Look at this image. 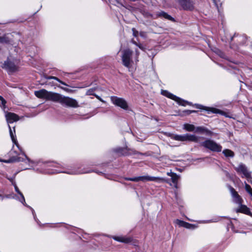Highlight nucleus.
<instances>
[{"instance_id": "obj_1", "label": "nucleus", "mask_w": 252, "mask_h": 252, "mask_svg": "<svg viewBox=\"0 0 252 252\" xmlns=\"http://www.w3.org/2000/svg\"><path fill=\"white\" fill-rule=\"evenodd\" d=\"M55 102H59L63 106L69 107L77 108L79 106L78 102L76 99L59 94H57Z\"/></svg>"}, {"instance_id": "obj_2", "label": "nucleus", "mask_w": 252, "mask_h": 252, "mask_svg": "<svg viewBox=\"0 0 252 252\" xmlns=\"http://www.w3.org/2000/svg\"><path fill=\"white\" fill-rule=\"evenodd\" d=\"M126 180L133 182H138L140 181H154L158 183L166 182L169 183V179L162 177H154L150 176H141L132 178H126Z\"/></svg>"}, {"instance_id": "obj_3", "label": "nucleus", "mask_w": 252, "mask_h": 252, "mask_svg": "<svg viewBox=\"0 0 252 252\" xmlns=\"http://www.w3.org/2000/svg\"><path fill=\"white\" fill-rule=\"evenodd\" d=\"M34 95L38 98L44 99L46 100H51L55 102L58 93L48 91L45 89H41L35 91Z\"/></svg>"}, {"instance_id": "obj_4", "label": "nucleus", "mask_w": 252, "mask_h": 252, "mask_svg": "<svg viewBox=\"0 0 252 252\" xmlns=\"http://www.w3.org/2000/svg\"><path fill=\"white\" fill-rule=\"evenodd\" d=\"M0 162L7 163L21 162L22 165L25 164L23 167L24 169H29L30 167H32V165L34 163L31 158H8V159L0 158Z\"/></svg>"}, {"instance_id": "obj_5", "label": "nucleus", "mask_w": 252, "mask_h": 252, "mask_svg": "<svg viewBox=\"0 0 252 252\" xmlns=\"http://www.w3.org/2000/svg\"><path fill=\"white\" fill-rule=\"evenodd\" d=\"M171 138L181 142L191 141L197 143L199 141V137L195 135L189 133L184 135H172L171 136Z\"/></svg>"}, {"instance_id": "obj_6", "label": "nucleus", "mask_w": 252, "mask_h": 252, "mask_svg": "<svg viewBox=\"0 0 252 252\" xmlns=\"http://www.w3.org/2000/svg\"><path fill=\"white\" fill-rule=\"evenodd\" d=\"M201 146L213 152H219L221 151V146L213 140H206L200 144Z\"/></svg>"}, {"instance_id": "obj_7", "label": "nucleus", "mask_w": 252, "mask_h": 252, "mask_svg": "<svg viewBox=\"0 0 252 252\" xmlns=\"http://www.w3.org/2000/svg\"><path fill=\"white\" fill-rule=\"evenodd\" d=\"M162 94L166 97L173 99L176 101L179 105L185 106L187 105H191V103L187 101H186L184 99H181V98L177 97V96L171 94L167 91H162L161 92Z\"/></svg>"}, {"instance_id": "obj_8", "label": "nucleus", "mask_w": 252, "mask_h": 252, "mask_svg": "<svg viewBox=\"0 0 252 252\" xmlns=\"http://www.w3.org/2000/svg\"><path fill=\"white\" fill-rule=\"evenodd\" d=\"M132 54V52L129 49L125 50L123 51L122 62L123 64L127 67H129L131 65Z\"/></svg>"}, {"instance_id": "obj_9", "label": "nucleus", "mask_w": 252, "mask_h": 252, "mask_svg": "<svg viewBox=\"0 0 252 252\" xmlns=\"http://www.w3.org/2000/svg\"><path fill=\"white\" fill-rule=\"evenodd\" d=\"M235 170L238 173H242L243 176L242 177H245L247 179L252 178V172L249 171L247 167L243 163H240L237 167H235Z\"/></svg>"}, {"instance_id": "obj_10", "label": "nucleus", "mask_w": 252, "mask_h": 252, "mask_svg": "<svg viewBox=\"0 0 252 252\" xmlns=\"http://www.w3.org/2000/svg\"><path fill=\"white\" fill-rule=\"evenodd\" d=\"M227 187L230 191L233 198V201L236 204H241L242 199L236 190L230 185H227Z\"/></svg>"}, {"instance_id": "obj_11", "label": "nucleus", "mask_w": 252, "mask_h": 252, "mask_svg": "<svg viewBox=\"0 0 252 252\" xmlns=\"http://www.w3.org/2000/svg\"><path fill=\"white\" fill-rule=\"evenodd\" d=\"M111 100L115 105L119 106L123 109H127L128 108L127 102L123 98L112 97L111 98Z\"/></svg>"}, {"instance_id": "obj_12", "label": "nucleus", "mask_w": 252, "mask_h": 252, "mask_svg": "<svg viewBox=\"0 0 252 252\" xmlns=\"http://www.w3.org/2000/svg\"><path fill=\"white\" fill-rule=\"evenodd\" d=\"M176 223L180 227H184L186 228L189 229H194L197 227V226L196 224H191L189 222H186L184 220H180L179 219H177Z\"/></svg>"}, {"instance_id": "obj_13", "label": "nucleus", "mask_w": 252, "mask_h": 252, "mask_svg": "<svg viewBox=\"0 0 252 252\" xmlns=\"http://www.w3.org/2000/svg\"><path fill=\"white\" fill-rule=\"evenodd\" d=\"M201 158H186L183 160H177L176 161H181L183 162L182 166L185 167L191 164L196 165L199 162V159Z\"/></svg>"}, {"instance_id": "obj_14", "label": "nucleus", "mask_w": 252, "mask_h": 252, "mask_svg": "<svg viewBox=\"0 0 252 252\" xmlns=\"http://www.w3.org/2000/svg\"><path fill=\"white\" fill-rule=\"evenodd\" d=\"M5 118L8 123H12L19 120V117L17 115L11 112H6Z\"/></svg>"}, {"instance_id": "obj_15", "label": "nucleus", "mask_w": 252, "mask_h": 252, "mask_svg": "<svg viewBox=\"0 0 252 252\" xmlns=\"http://www.w3.org/2000/svg\"><path fill=\"white\" fill-rule=\"evenodd\" d=\"M112 238L116 241L124 243L125 244L129 243L131 242L132 241V238L131 237L113 236H112Z\"/></svg>"}, {"instance_id": "obj_16", "label": "nucleus", "mask_w": 252, "mask_h": 252, "mask_svg": "<svg viewBox=\"0 0 252 252\" xmlns=\"http://www.w3.org/2000/svg\"><path fill=\"white\" fill-rule=\"evenodd\" d=\"M184 9L190 10L192 8V2L189 0H178Z\"/></svg>"}, {"instance_id": "obj_17", "label": "nucleus", "mask_w": 252, "mask_h": 252, "mask_svg": "<svg viewBox=\"0 0 252 252\" xmlns=\"http://www.w3.org/2000/svg\"><path fill=\"white\" fill-rule=\"evenodd\" d=\"M3 67L10 71H14L17 69L16 65L13 63L9 61L5 62L3 64Z\"/></svg>"}, {"instance_id": "obj_18", "label": "nucleus", "mask_w": 252, "mask_h": 252, "mask_svg": "<svg viewBox=\"0 0 252 252\" xmlns=\"http://www.w3.org/2000/svg\"><path fill=\"white\" fill-rule=\"evenodd\" d=\"M240 205V208L237 210V212H240L246 215H249V214H251V211L249 208H248L246 205H243L241 204H238Z\"/></svg>"}, {"instance_id": "obj_19", "label": "nucleus", "mask_w": 252, "mask_h": 252, "mask_svg": "<svg viewBox=\"0 0 252 252\" xmlns=\"http://www.w3.org/2000/svg\"><path fill=\"white\" fill-rule=\"evenodd\" d=\"M195 106L197 108L204 109L214 113H218L220 112L219 110L214 108L204 107L203 106L199 104H196Z\"/></svg>"}, {"instance_id": "obj_20", "label": "nucleus", "mask_w": 252, "mask_h": 252, "mask_svg": "<svg viewBox=\"0 0 252 252\" xmlns=\"http://www.w3.org/2000/svg\"><path fill=\"white\" fill-rule=\"evenodd\" d=\"M195 132L200 133H206L208 134H211L212 132L206 129L205 127L202 126H198L195 127Z\"/></svg>"}, {"instance_id": "obj_21", "label": "nucleus", "mask_w": 252, "mask_h": 252, "mask_svg": "<svg viewBox=\"0 0 252 252\" xmlns=\"http://www.w3.org/2000/svg\"><path fill=\"white\" fill-rule=\"evenodd\" d=\"M15 191L19 194L21 198L19 199V201L21 202L24 205H27V203H26L25 199L23 194L20 191L19 188L17 186L15 187L14 188Z\"/></svg>"}, {"instance_id": "obj_22", "label": "nucleus", "mask_w": 252, "mask_h": 252, "mask_svg": "<svg viewBox=\"0 0 252 252\" xmlns=\"http://www.w3.org/2000/svg\"><path fill=\"white\" fill-rule=\"evenodd\" d=\"M195 126L191 124H185L183 125V128L187 131H194Z\"/></svg>"}, {"instance_id": "obj_23", "label": "nucleus", "mask_w": 252, "mask_h": 252, "mask_svg": "<svg viewBox=\"0 0 252 252\" xmlns=\"http://www.w3.org/2000/svg\"><path fill=\"white\" fill-rule=\"evenodd\" d=\"M157 16L158 17H163L171 21H174V19L171 16L163 11H160L158 13Z\"/></svg>"}, {"instance_id": "obj_24", "label": "nucleus", "mask_w": 252, "mask_h": 252, "mask_svg": "<svg viewBox=\"0 0 252 252\" xmlns=\"http://www.w3.org/2000/svg\"><path fill=\"white\" fill-rule=\"evenodd\" d=\"M8 127H9V133H10V137L11 138V139H12L13 142L15 144L17 145V140H16V138L15 137V127H13L14 132H13L12 129H11V127H10V126L9 125L8 126Z\"/></svg>"}, {"instance_id": "obj_25", "label": "nucleus", "mask_w": 252, "mask_h": 252, "mask_svg": "<svg viewBox=\"0 0 252 252\" xmlns=\"http://www.w3.org/2000/svg\"><path fill=\"white\" fill-rule=\"evenodd\" d=\"M94 89H89L88 90L87 92H86V94L87 95H94L98 100H99L100 101H102V102H104V101L97 95L94 94Z\"/></svg>"}, {"instance_id": "obj_26", "label": "nucleus", "mask_w": 252, "mask_h": 252, "mask_svg": "<svg viewBox=\"0 0 252 252\" xmlns=\"http://www.w3.org/2000/svg\"><path fill=\"white\" fill-rule=\"evenodd\" d=\"M223 153L225 157H232L234 156V154L233 152L229 149H225L223 150Z\"/></svg>"}, {"instance_id": "obj_27", "label": "nucleus", "mask_w": 252, "mask_h": 252, "mask_svg": "<svg viewBox=\"0 0 252 252\" xmlns=\"http://www.w3.org/2000/svg\"><path fill=\"white\" fill-rule=\"evenodd\" d=\"M220 220V217H217L211 220H204L201 221L202 223H212V222H218Z\"/></svg>"}, {"instance_id": "obj_28", "label": "nucleus", "mask_w": 252, "mask_h": 252, "mask_svg": "<svg viewBox=\"0 0 252 252\" xmlns=\"http://www.w3.org/2000/svg\"><path fill=\"white\" fill-rule=\"evenodd\" d=\"M179 176L176 173L175 174H173V176H171V180L172 181V182L173 184H176L178 183V180L179 179Z\"/></svg>"}, {"instance_id": "obj_29", "label": "nucleus", "mask_w": 252, "mask_h": 252, "mask_svg": "<svg viewBox=\"0 0 252 252\" xmlns=\"http://www.w3.org/2000/svg\"><path fill=\"white\" fill-rule=\"evenodd\" d=\"M24 206H26L27 207L29 208L31 210L34 220L38 223L39 220L36 218V214L35 213V211H34V209L32 207H31V206L28 205L27 204V205H24Z\"/></svg>"}, {"instance_id": "obj_30", "label": "nucleus", "mask_w": 252, "mask_h": 252, "mask_svg": "<svg viewBox=\"0 0 252 252\" xmlns=\"http://www.w3.org/2000/svg\"><path fill=\"white\" fill-rule=\"evenodd\" d=\"M47 79H48V80H49V79H54V80L58 81L59 82H60V83H61L63 85H64L65 86H67V85L66 83H65L64 82L62 81L61 80H60L59 79H58L56 77H55V76H49V77H47Z\"/></svg>"}, {"instance_id": "obj_31", "label": "nucleus", "mask_w": 252, "mask_h": 252, "mask_svg": "<svg viewBox=\"0 0 252 252\" xmlns=\"http://www.w3.org/2000/svg\"><path fill=\"white\" fill-rule=\"evenodd\" d=\"M6 103L5 100L4 98L0 96V105L2 107L3 106L4 108L5 107V105Z\"/></svg>"}, {"instance_id": "obj_32", "label": "nucleus", "mask_w": 252, "mask_h": 252, "mask_svg": "<svg viewBox=\"0 0 252 252\" xmlns=\"http://www.w3.org/2000/svg\"><path fill=\"white\" fill-rule=\"evenodd\" d=\"M245 189L248 193L250 192V191L252 190V189L251 187L249 185H248L246 183L245 184Z\"/></svg>"}, {"instance_id": "obj_33", "label": "nucleus", "mask_w": 252, "mask_h": 252, "mask_svg": "<svg viewBox=\"0 0 252 252\" xmlns=\"http://www.w3.org/2000/svg\"><path fill=\"white\" fill-rule=\"evenodd\" d=\"M94 172L96 173L97 174H99V175H100V174H103V173H102V172H101V171H94V170H93V171H90V170H89V171H88L85 172V173H90V172Z\"/></svg>"}, {"instance_id": "obj_34", "label": "nucleus", "mask_w": 252, "mask_h": 252, "mask_svg": "<svg viewBox=\"0 0 252 252\" xmlns=\"http://www.w3.org/2000/svg\"><path fill=\"white\" fill-rule=\"evenodd\" d=\"M59 87H60L64 91H65V92H72V91L69 89H67L66 88H63V87H60V86H59Z\"/></svg>"}, {"instance_id": "obj_35", "label": "nucleus", "mask_w": 252, "mask_h": 252, "mask_svg": "<svg viewBox=\"0 0 252 252\" xmlns=\"http://www.w3.org/2000/svg\"><path fill=\"white\" fill-rule=\"evenodd\" d=\"M7 40L5 37H0V42H6Z\"/></svg>"}, {"instance_id": "obj_36", "label": "nucleus", "mask_w": 252, "mask_h": 252, "mask_svg": "<svg viewBox=\"0 0 252 252\" xmlns=\"http://www.w3.org/2000/svg\"><path fill=\"white\" fill-rule=\"evenodd\" d=\"M122 148H118L114 149V151L116 153H119L121 152L122 151Z\"/></svg>"}, {"instance_id": "obj_37", "label": "nucleus", "mask_w": 252, "mask_h": 252, "mask_svg": "<svg viewBox=\"0 0 252 252\" xmlns=\"http://www.w3.org/2000/svg\"><path fill=\"white\" fill-rule=\"evenodd\" d=\"M176 174V173L172 172H171V171H170V172H168L167 173V175L168 176H170V177H171V176H173V174Z\"/></svg>"}, {"instance_id": "obj_38", "label": "nucleus", "mask_w": 252, "mask_h": 252, "mask_svg": "<svg viewBox=\"0 0 252 252\" xmlns=\"http://www.w3.org/2000/svg\"><path fill=\"white\" fill-rule=\"evenodd\" d=\"M187 114H191V113H195L196 112V111H195V110H187Z\"/></svg>"}, {"instance_id": "obj_39", "label": "nucleus", "mask_w": 252, "mask_h": 252, "mask_svg": "<svg viewBox=\"0 0 252 252\" xmlns=\"http://www.w3.org/2000/svg\"><path fill=\"white\" fill-rule=\"evenodd\" d=\"M14 178H15V177H11V178H7V179L8 180H9L11 182H12L14 181Z\"/></svg>"}, {"instance_id": "obj_40", "label": "nucleus", "mask_w": 252, "mask_h": 252, "mask_svg": "<svg viewBox=\"0 0 252 252\" xmlns=\"http://www.w3.org/2000/svg\"><path fill=\"white\" fill-rule=\"evenodd\" d=\"M11 184L14 186V188H15V187L17 186L16 182L15 181L11 182Z\"/></svg>"}, {"instance_id": "obj_41", "label": "nucleus", "mask_w": 252, "mask_h": 252, "mask_svg": "<svg viewBox=\"0 0 252 252\" xmlns=\"http://www.w3.org/2000/svg\"><path fill=\"white\" fill-rule=\"evenodd\" d=\"M135 156H142V154H140V153H136L135 154Z\"/></svg>"}, {"instance_id": "obj_42", "label": "nucleus", "mask_w": 252, "mask_h": 252, "mask_svg": "<svg viewBox=\"0 0 252 252\" xmlns=\"http://www.w3.org/2000/svg\"><path fill=\"white\" fill-rule=\"evenodd\" d=\"M174 184L175 188H178V183Z\"/></svg>"}, {"instance_id": "obj_43", "label": "nucleus", "mask_w": 252, "mask_h": 252, "mask_svg": "<svg viewBox=\"0 0 252 252\" xmlns=\"http://www.w3.org/2000/svg\"><path fill=\"white\" fill-rule=\"evenodd\" d=\"M249 193L251 195V196H252V190L250 191V192H249Z\"/></svg>"}, {"instance_id": "obj_44", "label": "nucleus", "mask_w": 252, "mask_h": 252, "mask_svg": "<svg viewBox=\"0 0 252 252\" xmlns=\"http://www.w3.org/2000/svg\"><path fill=\"white\" fill-rule=\"evenodd\" d=\"M0 197H1V200H3V197L1 196V195L0 194Z\"/></svg>"}, {"instance_id": "obj_45", "label": "nucleus", "mask_w": 252, "mask_h": 252, "mask_svg": "<svg viewBox=\"0 0 252 252\" xmlns=\"http://www.w3.org/2000/svg\"><path fill=\"white\" fill-rule=\"evenodd\" d=\"M249 215L252 217V213L251 212V214H249Z\"/></svg>"}, {"instance_id": "obj_46", "label": "nucleus", "mask_w": 252, "mask_h": 252, "mask_svg": "<svg viewBox=\"0 0 252 252\" xmlns=\"http://www.w3.org/2000/svg\"><path fill=\"white\" fill-rule=\"evenodd\" d=\"M6 198H8V197H9L8 195H6Z\"/></svg>"}, {"instance_id": "obj_47", "label": "nucleus", "mask_w": 252, "mask_h": 252, "mask_svg": "<svg viewBox=\"0 0 252 252\" xmlns=\"http://www.w3.org/2000/svg\"><path fill=\"white\" fill-rule=\"evenodd\" d=\"M189 221H193L192 220H189Z\"/></svg>"}]
</instances>
